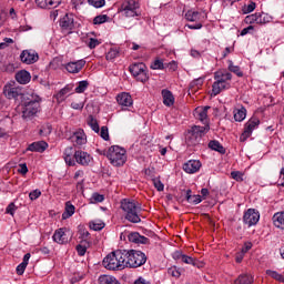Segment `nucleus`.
<instances>
[{"mask_svg": "<svg viewBox=\"0 0 284 284\" xmlns=\"http://www.w3.org/2000/svg\"><path fill=\"white\" fill-rule=\"evenodd\" d=\"M36 3L38 8L51 9V8H58V6L61 4V0H36Z\"/></svg>", "mask_w": 284, "mask_h": 284, "instance_id": "nucleus-24", "label": "nucleus"}, {"mask_svg": "<svg viewBox=\"0 0 284 284\" xmlns=\"http://www.w3.org/2000/svg\"><path fill=\"white\" fill-rule=\"evenodd\" d=\"M44 150H48V142L45 141H38L29 144L27 151L29 152H40L43 153Z\"/></svg>", "mask_w": 284, "mask_h": 284, "instance_id": "nucleus-22", "label": "nucleus"}, {"mask_svg": "<svg viewBox=\"0 0 284 284\" xmlns=\"http://www.w3.org/2000/svg\"><path fill=\"white\" fill-rule=\"evenodd\" d=\"M186 144L190 146L199 145L201 144V140L199 139V136H195L192 133H189L186 138Z\"/></svg>", "mask_w": 284, "mask_h": 284, "instance_id": "nucleus-43", "label": "nucleus"}, {"mask_svg": "<svg viewBox=\"0 0 284 284\" xmlns=\"http://www.w3.org/2000/svg\"><path fill=\"white\" fill-rule=\"evenodd\" d=\"M60 28L72 32L74 30V16L72 13H67L63 18L60 19Z\"/></svg>", "mask_w": 284, "mask_h": 284, "instance_id": "nucleus-14", "label": "nucleus"}, {"mask_svg": "<svg viewBox=\"0 0 284 284\" xmlns=\"http://www.w3.org/2000/svg\"><path fill=\"white\" fill-rule=\"evenodd\" d=\"M254 283V277L250 274H241L239 277L235 280V284H253Z\"/></svg>", "mask_w": 284, "mask_h": 284, "instance_id": "nucleus-35", "label": "nucleus"}, {"mask_svg": "<svg viewBox=\"0 0 284 284\" xmlns=\"http://www.w3.org/2000/svg\"><path fill=\"white\" fill-rule=\"evenodd\" d=\"M207 110H210V106H204L201 109L195 110V119L201 121L204 125H210V121L207 120Z\"/></svg>", "mask_w": 284, "mask_h": 284, "instance_id": "nucleus-21", "label": "nucleus"}, {"mask_svg": "<svg viewBox=\"0 0 284 284\" xmlns=\"http://www.w3.org/2000/svg\"><path fill=\"white\" fill-rule=\"evenodd\" d=\"M108 19H110V17H108V14L97 16L93 19V24L94 26H101L102 23L108 22Z\"/></svg>", "mask_w": 284, "mask_h": 284, "instance_id": "nucleus-45", "label": "nucleus"}, {"mask_svg": "<svg viewBox=\"0 0 284 284\" xmlns=\"http://www.w3.org/2000/svg\"><path fill=\"white\" fill-rule=\"evenodd\" d=\"M20 61L27 65H32L39 61V53L34 50H23L20 54Z\"/></svg>", "mask_w": 284, "mask_h": 284, "instance_id": "nucleus-11", "label": "nucleus"}, {"mask_svg": "<svg viewBox=\"0 0 284 284\" xmlns=\"http://www.w3.org/2000/svg\"><path fill=\"white\" fill-rule=\"evenodd\" d=\"M209 148L214 152H219L220 154H225V149L221 145V142H219V140H211L209 142Z\"/></svg>", "mask_w": 284, "mask_h": 284, "instance_id": "nucleus-32", "label": "nucleus"}, {"mask_svg": "<svg viewBox=\"0 0 284 284\" xmlns=\"http://www.w3.org/2000/svg\"><path fill=\"white\" fill-rule=\"evenodd\" d=\"M266 274H267V276H271V278H274L275 281H281V278H282L281 273H278L276 271L267 270Z\"/></svg>", "mask_w": 284, "mask_h": 284, "instance_id": "nucleus-56", "label": "nucleus"}, {"mask_svg": "<svg viewBox=\"0 0 284 284\" xmlns=\"http://www.w3.org/2000/svg\"><path fill=\"white\" fill-rule=\"evenodd\" d=\"M247 23H257L258 24V13L250 14L245 18Z\"/></svg>", "mask_w": 284, "mask_h": 284, "instance_id": "nucleus-58", "label": "nucleus"}, {"mask_svg": "<svg viewBox=\"0 0 284 284\" xmlns=\"http://www.w3.org/2000/svg\"><path fill=\"white\" fill-rule=\"evenodd\" d=\"M103 267L105 270H111L113 272L125 270V254L123 250H116L109 253L102 261Z\"/></svg>", "mask_w": 284, "mask_h": 284, "instance_id": "nucleus-2", "label": "nucleus"}, {"mask_svg": "<svg viewBox=\"0 0 284 284\" xmlns=\"http://www.w3.org/2000/svg\"><path fill=\"white\" fill-rule=\"evenodd\" d=\"M22 108V119H30L34 116L41 108V98L34 93H26L22 95V101L20 102Z\"/></svg>", "mask_w": 284, "mask_h": 284, "instance_id": "nucleus-1", "label": "nucleus"}, {"mask_svg": "<svg viewBox=\"0 0 284 284\" xmlns=\"http://www.w3.org/2000/svg\"><path fill=\"white\" fill-rule=\"evenodd\" d=\"M272 222L274 227L284 231V211L275 213L272 217Z\"/></svg>", "mask_w": 284, "mask_h": 284, "instance_id": "nucleus-26", "label": "nucleus"}, {"mask_svg": "<svg viewBox=\"0 0 284 284\" xmlns=\"http://www.w3.org/2000/svg\"><path fill=\"white\" fill-rule=\"evenodd\" d=\"M52 239L55 243H59L60 245L68 243V235L65 234V229L55 230Z\"/></svg>", "mask_w": 284, "mask_h": 284, "instance_id": "nucleus-23", "label": "nucleus"}, {"mask_svg": "<svg viewBox=\"0 0 284 284\" xmlns=\"http://www.w3.org/2000/svg\"><path fill=\"white\" fill-rule=\"evenodd\" d=\"M3 94L6 99H14V101L20 100V103L21 101H23V97H26V93H23V89H21V87L14 85V83H7L3 87Z\"/></svg>", "mask_w": 284, "mask_h": 284, "instance_id": "nucleus-7", "label": "nucleus"}, {"mask_svg": "<svg viewBox=\"0 0 284 284\" xmlns=\"http://www.w3.org/2000/svg\"><path fill=\"white\" fill-rule=\"evenodd\" d=\"M245 116H247V110L245 106L237 109L234 111V120L237 122L245 121Z\"/></svg>", "mask_w": 284, "mask_h": 284, "instance_id": "nucleus-37", "label": "nucleus"}, {"mask_svg": "<svg viewBox=\"0 0 284 284\" xmlns=\"http://www.w3.org/2000/svg\"><path fill=\"white\" fill-rule=\"evenodd\" d=\"M210 132V125H204V126H199L194 125L192 129L189 131V134H192L193 136H197L199 140L201 141L203 136Z\"/></svg>", "mask_w": 284, "mask_h": 284, "instance_id": "nucleus-20", "label": "nucleus"}, {"mask_svg": "<svg viewBox=\"0 0 284 284\" xmlns=\"http://www.w3.org/2000/svg\"><path fill=\"white\" fill-rule=\"evenodd\" d=\"M19 168H20L18 169L19 174H23V175L28 174V164L22 163L19 165Z\"/></svg>", "mask_w": 284, "mask_h": 284, "instance_id": "nucleus-63", "label": "nucleus"}, {"mask_svg": "<svg viewBox=\"0 0 284 284\" xmlns=\"http://www.w3.org/2000/svg\"><path fill=\"white\" fill-rule=\"evenodd\" d=\"M116 101L119 105H121L123 109L131 108L133 105L134 100H132V95L128 92H122L116 95Z\"/></svg>", "mask_w": 284, "mask_h": 284, "instance_id": "nucleus-16", "label": "nucleus"}, {"mask_svg": "<svg viewBox=\"0 0 284 284\" xmlns=\"http://www.w3.org/2000/svg\"><path fill=\"white\" fill-rule=\"evenodd\" d=\"M182 263H185L186 265H193L194 267H196L199 265V262L196 260H194L192 256H187L184 254V256H182Z\"/></svg>", "mask_w": 284, "mask_h": 284, "instance_id": "nucleus-47", "label": "nucleus"}, {"mask_svg": "<svg viewBox=\"0 0 284 284\" xmlns=\"http://www.w3.org/2000/svg\"><path fill=\"white\" fill-rule=\"evenodd\" d=\"M97 45H101V41H99V39L90 38L88 48H90V50H94V48H97Z\"/></svg>", "mask_w": 284, "mask_h": 284, "instance_id": "nucleus-57", "label": "nucleus"}, {"mask_svg": "<svg viewBox=\"0 0 284 284\" xmlns=\"http://www.w3.org/2000/svg\"><path fill=\"white\" fill-rule=\"evenodd\" d=\"M229 70L230 72H233V74H236V77H243V71H241V67L234 65V62H232V60H229Z\"/></svg>", "mask_w": 284, "mask_h": 284, "instance_id": "nucleus-41", "label": "nucleus"}, {"mask_svg": "<svg viewBox=\"0 0 284 284\" xmlns=\"http://www.w3.org/2000/svg\"><path fill=\"white\" fill-rule=\"evenodd\" d=\"M162 99H163V103H164V105H166V108H172V105H174V94H172V91H170L168 89H163L162 90Z\"/></svg>", "mask_w": 284, "mask_h": 284, "instance_id": "nucleus-27", "label": "nucleus"}, {"mask_svg": "<svg viewBox=\"0 0 284 284\" xmlns=\"http://www.w3.org/2000/svg\"><path fill=\"white\" fill-rule=\"evenodd\" d=\"M31 79L32 77L30 75V72L26 70H21L16 74V81H18V83H20L21 85L30 83Z\"/></svg>", "mask_w": 284, "mask_h": 284, "instance_id": "nucleus-25", "label": "nucleus"}, {"mask_svg": "<svg viewBox=\"0 0 284 284\" xmlns=\"http://www.w3.org/2000/svg\"><path fill=\"white\" fill-rule=\"evenodd\" d=\"M125 154V149L119 145H112L108 150L106 159H109L111 165H114V168H121L122 165H125V161H128Z\"/></svg>", "mask_w": 284, "mask_h": 284, "instance_id": "nucleus-5", "label": "nucleus"}, {"mask_svg": "<svg viewBox=\"0 0 284 284\" xmlns=\"http://www.w3.org/2000/svg\"><path fill=\"white\" fill-rule=\"evenodd\" d=\"M185 200L187 201V203H191V205H199V203L203 201L201 199V195H193L192 190L190 189L185 191Z\"/></svg>", "mask_w": 284, "mask_h": 284, "instance_id": "nucleus-29", "label": "nucleus"}, {"mask_svg": "<svg viewBox=\"0 0 284 284\" xmlns=\"http://www.w3.org/2000/svg\"><path fill=\"white\" fill-rule=\"evenodd\" d=\"M121 210L124 211V219L129 223H141V206L134 200L124 199L121 201Z\"/></svg>", "mask_w": 284, "mask_h": 284, "instance_id": "nucleus-3", "label": "nucleus"}, {"mask_svg": "<svg viewBox=\"0 0 284 284\" xmlns=\"http://www.w3.org/2000/svg\"><path fill=\"white\" fill-rule=\"evenodd\" d=\"M231 178L234 179V181H237L239 183H242L243 173H241L240 171H232L231 172Z\"/></svg>", "mask_w": 284, "mask_h": 284, "instance_id": "nucleus-55", "label": "nucleus"}, {"mask_svg": "<svg viewBox=\"0 0 284 284\" xmlns=\"http://www.w3.org/2000/svg\"><path fill=\"white\" fill-rule=\"evenodd\" d=\"M152 182L158 192H163V190H165V185L159 178L153 179Z\"/></svg>", "mask_w": 284, "mask_h": 284, "instance_id": "nucleus-49", "label": "nucleus"}, {"mask_svg": "<svg viewBox=\"0 0 284 284\" xmlns=\"http://www.w3.org/2000/svg\"><path fill=\"white\" fill-rule=\"evenodd\" d=\"M74 159L79 165H90L92 161V155L84 151H75Z\"/></svg>", "mask_w": 284, "mask_h": 284, "instance_id": "nucleus-19", "label": "nucleus"}, {"mask_svg": "<svg viewBox=\"0 0 284 284\" xmlns=\"http://www.w3.org/2000/svg\"><path fill=\"white\" fill-rule=\"evenodd\" d=\"M90 85V82L88 80H82L78 83V87L75 88L77 94H83L88 90Z\"/></svg>", "mask_w": 284, "mask_h": 284, "instance_id": "nucleus-40", "label": "nucleus"}, {"mask_svg": "<svg viewBox=\"0 0 284 284\" xmlns=\"http://www.w3.org/2000/svg\"><path fill=\"white\" fill-rule=\"evenodd\" d=\"M270 21H272V17H270V14H267L265 12L257 13V24L258 26L270 23Z\"/></svg>", "mask_w": 284, "mask_h": 284, "instance_id": "nucleus-39", "label": "nucleus"}, {"mask_svg": "<svg viewBox=\"0 0 284 284\" xmlns=\"http://www.w3.org/2000/svg\"><path fill=\"white\" fill-rule=\"evenodd\" d=\"M168 275L173 276V278H179L181 276V271L176 266H172L168 270Z\"/></svg>", "mask_w": 284, "mask_h": 284, "instance_id": "nucleus-48", "label": "nucleus"}, {"mask_svg": "<svg viewBox=\"0 0 284 284\" xmlns=\"http://www.w3.org/2000/svg\"><path fill=\"white\" fill-rule=\"evenodd\" d=\"M69 152H72V148L65 149V151H64V161L69 165H74V160H72V155H70Z\"/></svg>", "mask_w": 284, "mask_h": 284, "instance_id": "nucleus-50", "label": "nucleus"}, {"mask_svg": "<svg viewBox=\"0 0 284 284\" xmlns=\"http://www.w3.org/2000/svg\"><path fill=\"white\" fill-rule=\"evenodd\" d=\"M215 81H222L223 83H227V81H232V73L227 71H217L214 74Z\"/></svg>", "mask_w": 284, "mask_h": 284, "instance_id": "nucleus-30", "label": "nucleus"}, {"mask_svg": "<svg viewBox=\"0 0 284 284\" xmlns=\"http://www.w3.org/2000/svg\"><path fill=\"white\" fill-rule=\"evenodd\" d=\"M90 201L91 203H103V201H105V195L95 192L92 194Z\"/></svg>", "mask_w": 284, "mask_h": 284, "instance_id": "nucleus-46", "label": "nucleus"}, {"mask_svg": "<svg viewBox=\"0 0 284 284\" xmlns=\"http://www.w3.org/2000/svg\"><path fill=\"white\" fill-rule=\"evenodd\" d=\"M121 11L125 17H139V2L136 0H126L121 4Z\"/></svg>", "mask_w": 284, "mask_h": 284, "instance_id": "nucleus-8", "label": "nucleus"}, {"mask_svg": "<svg viewBox=\"0 0 284 284\" xmlns=\"http://www.w3.org/2000/svg\"><path fill=\"white\" fill-rule=\"evenodd\" d=\"M79 234H80V239H82V241H88V239H90V232L85 229H80Z\"/></svg>", "mask_w": 284, "mask_h": 284, "instance_id": "nucleus-59", "label": "nucleus"}, {"mask_svg": "<svg viewBox=\"0 0 284 284\" xmlns=\"http://www.w3.org/2000/svg\"><path fill=\"white\" fill-rule=\"evenodd\" d=\"M164 65H165V69L169 68V70H172V72H175V70L179 68V64H176V61L164 63Z\"/></svg>", "mask_w": 284, "mask_h": 284, "instance_id": "nucleus-61", "label": "nucleus"}, {"mask_svg": "<svg viewBox=\"0 0 284 284\" xmlns=\"http://www.w3.org/2000/svg\"><path fill=\"white\" fill-rule=\"evenodd\" d=\"M83 106H84L83 102H72L71 103V108L73 110H83Z\"/></svg>", "mask_w": 284, "mask_h": 284, "instance_id": "nucleus-64", "label": "nucleus"}, {"mask_svg": "<svg viewBox=\"0 0 284 284\" xmlns=\"http://www.w3.org/2000/svg\"><path fill=\"white\" fill-rule=\"evenodd\" d=\"M261 221V213L256 211V209H248L244 212L243 223L247 225V227H252V225H256Z\"/></svg>", "mask_w": 284, "mask_h": 284, "instance_id": "nucleus-10", "label": "nucleus"}, {"mask_svg": "<svg viewBox=\"0 0 284 284\" xmlns=\"http://www.w3.org/2000/svg\"><path fill=\"white\" fill-rule=\"evenodd\" d=\"M201 17H203V13L199 12V11H194V10H189L185 13V19L186 21H201Z\"/></svg>", "mask_w": 284, "mask_h": 284, "instance_id": "nucleus-33", "label": "nucleus"}, {"mask_svg": "<svg viewBox=\"0 0 284 284\" xmlns=\"http://www.w3.org/2000/svg\"><path fill=\"white\" fill-rule=\"evenodd\" d=\"M258 125H261V120L256 116L251 118L244 125V132L241 135V141L250 139V136H252V132H254Z\"/></svg>", "mask_w": 284, "mask_h": 284, "instance_id": "nucleus-9", "label": "nucleus"}, {"mask_svg": "<svg viewBox=\"0 0 284 284\" xmlns=\"http://www.w3.org/2000/svg\"><path fill=\"white\" fill-rule=\"evenodd\" d=\"M100 136H101V139H103V141H110V131L108 130V126L101 128Z\"/></svg>", "mask_w": 284, "mask_h": 284, "instance_id": "nucleus-51", "label": "nucleus"}, {"mask_svg": "<svg viewBox=\"0 0 284 284\" xmlns=\"http://www.w3.org/2000/svg\"><path fill=\"white\" fill-rule=\"evenodd\" d=\"M129 71L132 77L140 81L141 83H146L150 80V75L148 74V65L143 62L133 63L129 67Z\"/></svg>", "mask_w": 284, "mask_h": 284, "instance_id": "nucleus-6", "label": "nucleus"}, {"mask_svg": "<svg viewBox=\"0 0 284 284\" xmlns=\"http://www.w3.org/2000/svg\"><path fill=\"white\" fill-rule=\"evenodd\" d=\"M72 92L71 85H65L63 89H61L55 95L54 99H57L58 103H63V101L68 98V94Z\"/></svg>", "mask_w": 284, "mask_h": 284, "instance_id": "nucleus-28", "label": "nucleus"}, {"mask_svg": "<svg viewBox=\"0 0 284 284\" xmlns=\"http://www.w3.org/2000/svg\"><path fill=\"white\" fill-rule=\"evenodd\" d=\"M18 207L14 204V202H11L7 209H6V214H10L11 216H14V213L17 212Z\"/></svg>", "mask_w": 284, "mask_h": 284, "instance_id": "nucleus-52", "label": "nucleus"}, {"mask_svg": "<svg viewBox=\"0 0 284 284\" xmlns=\"http://www.w3.org/2000/svg\"><path fill=\"white\" fill-rule=\"evenodd\" d=\"M88 247H90V242H88L87 240L81 241V244H78L75 246V250L79 256H85V252H88Z\"/></svg>", "mask_w": 284, "mask_h": 284, "instance_id": "nucleus-36", "label": "nucleus"}, {"mask_svg": "<svg viewBox=\"0 0 284 284\" xmlns=\"http://www.w3.org/2000/svg\"><path fill=\"white\" fill-rule=\"evenodd\" d=\"M70 140L75 145H85V143H88V136L85 135V131H83V129H79L78 131L73 132Z\"/></svg>", "mask_w": 284, "mask_h": 284, "instance_id": "nucleus-15", "label": "nucleus"}, {"mask_svg": "<svg viewBox=\"0 0 284 284\" xmlns=\"http://www.w3.org/2000/svg\"><path fill=\"white\" fill-rule=\"evenodd\" d=\"M230 88H232V84H230V82H223V80H216L212 85L211 97H219V93L222 90H230Z\"/></svg>", "mask_w": 284, "mask_h": 284, "instance_id": "nucleus-17", "label": "nucleus"}, {"mask_svg": "<svg viewBox=\"0 0 284 284\" xmlns=\"http://www.w3.org/2000/svg\"><path fill=\"white\" fill-rule=\"evenodd\" d=\"M98 281L100 284H121V282L112 275H100Z\"/></svg>", "mask_w": 284, "mask_h": 284, "instance_id": "nucleus-31", "label": "nucleus"}, {"mask_svg": "<svg viewBox=\"0 0 284 284\" xmlns=\"http://www.w3.org/2000/svg\"><path fill=\"white\" fill-rule=\"evenodd\" d=\"M39 196H41V191H39L38 189L33 190L32 192L29 193V199L31 201H37V199H39Z\"/></svg>", "mask_w": 284, "mask_h": 284, "instance_id": "nucleus-60", "label": "nucleus"}, {"mask_svg": "<svg viewBox=\"0 0 284 284\" xmlns=\"http://www.w3.org/2000/svg\"><path fill=\"white\" fill-rule=\"evenodd\" d=\"M124 252V265L131 270L136 267H143L144 263H148V255L142 251L136 250H123Z\"/></svg>", "mask_w": 284, "mask_h": 284, "instance_id": "nucleus-4", "label": "nucleus"}, {"mask_svg": "<svg viewBox=\"0 0 284 284\" xmlns=\"http://www.w3.org/2000/svg\"><path fill=\"white\" fill-rule=\"evenodd\" d=\"M128 240L130 243H134L135 245H150V239L140 235L139 232L129 233Z\"/></svg>", "mask_w": 284, "mask_h": 284, "instance_id": "nucleus-13", "label": "nucleus"}, {"mask_svg": "<svg viewBox=\"0 0 284 284\" xmlns=\"http://www.w3.org/2000/svg\"><path fill=\"white\" fill-rule=\"evenodd\" d=\"M119 54H120L119 49L111 48L109 50V52L105 54V59H106V61H114V59H116V57H119Z\"/></svg>", "mask_w": 284, "mask_h": 284, "instance_id": "nucleus-42", "label": "nucleus"}, {"mask_svg": "<svg viewBox=\"0 0 284 284\" xmlns=\"http://www.w3.org/2000/svg\"><path fill=\"white\" fill-rule=\"evenodd\" d=\"M88 3L93 6V8H103V6H105V0H88Z\"/></svg>", "mask_w": 284, "mask_h": 284, "instance_id": "nucleus-53", "label": "nucleus"}, {"mask_svg": "<svg viewBox=\"0 0 284 284\" xmlns=\"http://www.w3.org/2000/svg\"><path fill=\"white\" fill-rule=\"evenodd\" d=\"M151 70H165V63H163V60L156 59L151 64Z\"/></svg>", "mask_w": 284, "mask_h": 284, "instance_id": "nucleus-44", "label": "nucleus"}, {"mask_svg": "<svg viewBox=\"0 0 284 284\" xmlns=\"http://www.w3.org/2000/svg\"><path fill=\"white\" fill-rule=\"evenodd\" d=\"M88 125H90V128L93 130V132H95L97 134H99V132H101V129L99 128V122L97 121V119H94V116L89 115L88 119Z\"/></svg>", "mask_w": 284, "mask_h": 284, "instance_id": "nucleus-38", "label": "nucleus"}, {"mask_svg": "<svg viewBox=\"0 0 284 284\" xmlns=\"http://www.w3.org/2000/svg\"><path fill=\"white\" fill-rule=\"evenodd\" d=\"M83 68H85V60H83V59L73 61V62H69L65 64V70L70 74H79V72H81V70H83Z\"/></svg>", "mask_w": 284, "mask_h": 284, "instance_id": "nucleus-12", "label": "nucleus"}, {"mask_svg": "<svg viewBox=\"0 0 284 284\" xmlns=\"http://www.w3.org/2000/svg\"><path fill=\"white\" fill-rule=\"evenodd\" d=\"M103 227H105L104 223H97V222L90 223V230H93L94 232H100V230H103Z\"/></svg>", "mask_w": 284, "mask_h": 284, "instance_id": "nucleus-54", "label": "nucleus"}, {"mask_svg": "<svg viewBox=\"0 0 284 284\" xmlns=\"http://www.w3.org/2000/svg\"><path fill=\"white\" fill-rule=\"evenodd\" d=\"M26 267H28L27 264H23V262L20 263V264L17 266V274H18L19 276H21V275L23 274V272H26Z\"/></svg>", "mask_w": 284, "mask_h": 284, "instance_id": "nucleus-62", "label": "nucleus"}, {"mask_svg": "<svg viewBox=\"0 0 284 284\" xmlns=\"http://www.w3.org/2000/svg\"><path fill=\"white\" fill-rule=\"evenodd\" d=\"M183 170L186 174H194L201 170V161L199 160H189L183 164Z\"/></svg>", "mask_w": 284, "mask_h": 284, "instance_id": "nucleus-18", "label": "nucleus"}, {"mask_svg": "<svg viewBox=\"0 0 284 284\" xmlns=\"http://www.w3.org/2000/svg\"><path fill=\"white\" fill-rule=\"evenodd\" d=\"M77 207H74V205L72 204V202L68 201L65 202V210L62 214V219H70V216H72L75 212Z\"/></svg>", "mask_w": 284, "mask_h": 284, "instance_id": "nucleus-34", "label": "nucleus"}]
</instances>
